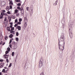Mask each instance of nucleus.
<instances>
[{"label":"nucleus","mask_w":75,"mask_h":75,"mask_svg":"<svg viewBox=\"0 0 75 75\" xmlns=\"http://www.w3.org/2000/svg\"><path fill=\"white\" fill-rule=\"evenodd\" d=\"M64 40H65L64 33H62L59 39V48L61 51H62L64 50V46L65 43Z\"/></svg>","instance_id":"f257e3e1"},{"label":"nucleus","mask_w":75,"mask_h":75,"mask_svg":"<svg viewBox=\"0 0 75 75\" xmlns=\"http://www.w3.org/2000/svg\"><path fill=\"white\" fill-rule=\"evenodd\" d=\"M43 62L44 60H43V59H42V58H41V59L40 60L39 65V67L40 68H41V67H42V63H43Z\"/></svg>","instance_id":"f03ea898"},{"label":"nucleus","mask_w":75,"mask_h":75,"mask_svg":"<svg viewBox=\"0 0 75 75\" xmlns=\"http://www.w3.org/2000/svg\"><path fill=\"white\" fill-rule=\"evenodd\" d=\"M71 27V28H70ZM69 35H70V38H72V32H71V29H72V27L69 26Z\"/></svg>","instance_id":"7ed1b4c3"},{"label":"nucleus","mask_w":75,"mask_h":75,"mask_svg":"<svg viewBox=\"0 0 75 75\" xmlns=\"http://www.w3.org/2000/svg\"><path fill=\"white\" fill-rule=\"evenodd\" d=\"M21 14H22V15L23 16L24 15V9H23V6H21Z\"/></svg>","instance_id":"20e7f679"},{"label":"nucleus","mask_w":75,"mask_h":75,"mask_svg":"<svg viewBox=\"0 0 75 75\" xmlns=\"http://www.w3.org/2000/svg\"><path fill=\"white\" fill-rule=\"evenodd\" d=\"M33 6H30V11L31 10V11H32V12H31L30 13V14H31V15H32V14H33Z\"/></svg>","instance_id":"39448f33"},{"label":"nucleus","mask_w":75,"mask_h":75,"mask_svg":"<svg viewBox=\"0 0 75 75\" xmlns=\"http://www.w3.org/2000/svg\"><path fill=\"white\" fill-rule=\"evenodd\" d=\"M4 66V63L2 62L0 64V68H2Z\"/></svg>","instance_id":"423d86ee"},{"label":"nucleus","mask_w":75,"mask_h":75,"mask_svg":"<svg viewBox=\"0 0 75 75\" xmlns=\"http://www.w3.org/2000/svg\"><path fill=\"white\" fill-rule=\"evenodd\" d=\"M65 18H63V19L62 20V24H63V25H65Z\"/></svg>","instance_id":"0eeeda50"},{"label":"nucleus","mask_w":75,"mask_h":75,"mask_svg":"<svg viewBox=\"0 0 75 75\" xmlns=\"http://www.w3.org/2000/svg\"><path fill=\"white\" fill-rule=\"evenodd\" d=\"M6 4V3L4 1H2L1 3V6H4Z\"/></svg>","instance_id":"6e6552de"},{"label":"nucleus","mask_w":75,"mask_h":75,"mask_svg":"<svg viewBox=\"0 0 75 75\" xmlns=\"http://www.w3.org/2000/svg\"><path fill=\"white\" fill-rule=\"evenodd\" d=\"M16 29H18V30H21V26H17L16 27Z\"/></svg>","instance_id":"1a4fd4ad"},{"label":"nucleus","mask_w":75,"mask_h":75,"mask_svg":"<svg viewBox=\"0 0 75 75\" xmlns=\"http://www.w3.org/2000/svg\"><path fill=\"white\" fill-rule=\"evenodd\" d=\"M4 56L5 57V58H6V59H7L8 57H9V56L8 55L5 54L4 55Z\"/></svg>","instance_id":"9d476101"},{"label":"nucleus","mask_w":75,"mask_h":75,"mask_svg":"<svg viewBox=\"0 0 75 75\" xmlns=\"http://www.w3.org/2000/svg\"><path fill=\"white\" fill-rule=\"evenodd\" d=\"M17 48V45H14V47H13V49L14 50H16V49Z\"/></svg>","instance_id":"9b49d317"},{"label":"nucleus","mask_w":75,"mask_h":75,"mask_svg":"<svg viewBox=\"0 0 75 75\" xmlns=\"http://www.w3.org/2000/svg\"><path fill=\"white\" fill-rule=\"evenodd\" d=\"M9 38H12L13 37V35L12 34H11L9 36Z\"/></svg>","instance_id":"f8f14e48"},{"label":"nucleus","mask_w":75,"mask_h":75,"mask_svg":"<svg viewBox=\"0 0 75 75\" xmlns=\"http://www.w3.org/2000/svg\"><path fill=\"white\" fill-rule=\"evenodd\" d=\"M4 68L5 69H7V70L6 71V72H7L8 71V69H7V67H4Z\"/></svg>","instance_id":"ddd939ff"},{"label":"nucleus","mask_w":75,"mask_h":75,"mask_svg":"<svg viewBox=\"0 0 75 75\" xmlns=\"http://www.w3.org/2000/svg\"><path fill=\"white\" fill-rule=\"evenodd\" d=\"M9 4L10 5H13V2L12 1H10L9 2Z\"/></svg>","instance_id":"4468645a"},{"label":"nucleus","mask_w":75,"mask_h":75,"mask_svg":"<svg viewBox=\"0 0 75 75\" xmlns=\"http://www.w3.org/2000/svg\"><path fill=\"white\" fill-rule=\"evenodd\" d=\"M2 72H3L4 73H6V70H5V69H3Z\"/></svg>","instance_id":"2eb2a0df"},{"label":"nucleus","mask_w":75,"mask_h":75,"mask_svg":"<svg viewBox=\"0 0 75 75\" xmlns=\"http://www.w3.org/2000/svg\"><path fill=\"white\" fill-rule=\"evenodd\" d=\"M11 18H13V19H14L16 18V17L14 16H12Z\"/></svg>","instance_id":"dca6fc26"},{"label":"nucleus","mask_w":75,"mask_h":75,"mask_svg":"<svg viewBox=\"0 0 75 75\" xmlns=\"http://www.w3.org/2000/svg\"><path fill=\"white\" fill-rule=\"evenodd\" d=\"M17 6H21V4H20V3H19L18 4H17Z\"/></svg>","instance_id":"f3484780"},{"label":"nucleus","mask_w":75,"mask_h":75,"mask_svg":"<svg viewBox=\"0 0 75 75\" xmlns=\"http://www.w3.org/2000/svg\"><path fill=\"white\" fill-rule=\"evenodd\" d=\"M6 10L7 11H8L10 10V8L8 7H7L6 8Z\"/></svg>","instance_id":"a211bd4d"},{"label":"nucleus","mask_w":75,"mask_h":75,"mask_svg":"<svg viewBox=\"0 0 75 75\" xmlns=\"http://www.w3.org/2000/svg\"><path fill=\"white\" fill-rule=\"evenodd\" d=\"M16 41L17 42H18V38H16Z\"/></svg>","instance_id":"6ab92c4d"},{"label":"nucleus","mask_w":75,"mask_h":75,"mask_svg":"<svg viewBox=\"0 0 75 75\" xmlns=\"http://www.w3.org/2000/svg\"><path fill=\"white\" fill-rule=\"evenodd\" d=\"M19 34V33H18V32H17L16 33V35L17 36H18V35Z\"/></svg>","instance_id":"aec40b11"},{"label":"nucleus","mask_w":75,"mask_h":75,"mask_svg":"<svg viewBox=\"0 0 75 75\" xmlns=\"http://www.w3.org/2000/svg\"><path fill=\"white\" fill-rule=\"evenodd\" d=\"M3 16H2L1 15H0V19H2L3 18Z\"/></svg>","instance_id":"412c9836"},{"label":"nucleus","mask_w":75,"mask_h":75,"mask_svg":"<svg viewBox=\"0 0 75 75\" xmlns=\"http://www.w3.org/2000/svg\"><path fill=\"white\" fill-rule=\"evenodd\" d=\"M7 28L8 29V31H10V27H8Z\"/></svg>","instance_id":"4be33fe9"},{"label":"nucleus","mask_w":75,"mask_h":75,"mask_svg":"<svg viewBox=\"0 0 75 75\" xmlns=\"http://www.w3.org/2000/svg\"><path fill=\"white\" fill-rule=\"evenodd\" d=\"M6 20H7V17H4V21H6Z\"/></svg>","instance_id":"5701e85b"},{"label":"nucleus","mask_w":75,"mask_h":75,"mask_svg":"<svg viewBox=\"0 0 75 75\" xmlns=\"http://www.w3.org/2000/svg\"><path fill=\"white\" fill-rule=\"evenodd\" d=\"M16 2H20V0H15Z\"/></svg>","instance_id":"b1692460"},{"label":"nucleus","mask_w":75,"mask_h":75,"mask_svg":"<svg viewBox=\"0 0 75 75\" xmlns=\"http://www.w3.org/2000/svg\"><path fill=\"white\" fill-rule=\"evenodd\" d=\"M12 64H11V63L9 65V66H8V67L10 68V67H11V65H12Z\"/></svg>","instance_id":"393cba45"},{"label":"nucleus","mask_w":75,"mask_h":75,"mask_svg":"<svg viewBox=\"0 0 75 75\" xmlns=\"http://www.w3.org/2000/svg\"><path fill=\"white\" fill-rule=\"evenodd\" d=\"M57 1H56V2L54 4V6H56L57 5Z\"/></svg>","instance_id":"a878e982"},{"label":"nucleus","mask_w":75,"mask_h":75,"mask_svg":"<svg viewBox=\"0 0 75 75\" xmlns=\"http://www.w3.org/2000/svg\"><path fill=\"white\" fill-rule=\"evenodd\" d=\"M15 13H17L18 12V10L17 9H16L15 11Z\"/></svg>","instance_id":"bb28decb"},{"label":"nucleus","mask_w":75,"mask_h":75,"mask_svg":"<svg viewBox=\"0 0 75 75\" xmlns=\"http://www.w3.org/2000/svg\"><path fill=\"white\" fill-rule=\"evenodd\" d=\"M12 57H13V56H14V52H13L12 53Z\"/></svg>","instance_id":"cd10ccee"},{"label":"nucleus","mask_w":75,"mask_h":75,"mask_svg":"<svg viewBox=\"0 0 75 75\" xmlns=\"http://www.w3.org/2000/svg\"><path fill=\"white\" fill-rule=\"evenodd\" d=\"M19 21L20 22H21V21H22V19L19 18Z\"/></svg>","instance_id":"c85d7f7f"},{"label":"nucleus","mask_w":75,"mask_h":75,"mask_svg":"<svg viewBox=\"0 0 75 75\" xmlns=\"http://www.w3.org/2000/svg\"><path fill=\"white\" fill-rule=\"evenodd\" d=\"M27 23H26V22H25V25H24V26L25 27H27Z\"/></svg>","instance_id":"c756f323"},{"label":"nucleus","mask_w":75,"mask_h":75,"mask_svg":"<svg viewBox=\"0 0 75 75\" xmlns=\"http://www.w3.org/2000/svg\"><path fill=\"white\" fill-rule=\"evenodd\" d=\"M19 22L17 23V24H18H18H21V22Z\"/></svg>","instance_id":"7c9ffc66"},{"label":"nucleus","mask_w":75,"mask_h":75,"mask_svg":"<svg viewBox=\"0 0 75 75\" xmlns=\"http://www.w3.org/2000/svg\"><path fill=\"white\" fill-rule=\"evenodd\" d=\"M18 25L17 24V23L15 24V25H14V27H17V26Z\"/></svg>","instance_id":"2f4dec72"},{"label":"nucleus","mask_w":75,"mask_h":75,"mask_svg":"<svg viewBox=\"0 0 75 75\" xmlns=\"http://www.w3.org/2000/svg\"><path fill=\"white\" fill-rule=\"evenodd\" d=\"M1 15L2 16H4V14L3 13H1Z\"/></svg>","instance_id":"473e14b6"},{"label":"nucleus","mask_w":75,"mask_h":75,"mask_svg":"<svg viewBox=\"0 0 75 75\" xmlns=\"http://www.w3.org/2000/svg\"><path fill=\"white\" fill-rule=\"evenodd\" d=\"M11 17H10L9 18H8L9 22H10V21H11Z\"/></svg>","instance_id":"72a5a7b5"},{"label":"nucleus","mask_w":75,"mask_h":75,"mask_svg":"<svg viewBox=\"0 0 75 75\" xmlns=\"http://www.w3.org/2000/svg\"><path fill=\"white\" fill-rule=\"evenodd\" d=\"M7 50L8 51H10V47H8L7 49Z\"/></svg>","instance_id":"f704fd0d"},{"label":"nucleus","mask_w":75,"mask_h":75,"mask_svg":"<svg viewBox=\"0 0 75 75\" xmlns=\"http://www.w3.org/2000/svg\"><path fill=\"white\" fill-rule=\"evenodd\" d=\"M29 8V7H26V10L27 11H29V9H28Z\"/></svg>","instance_id":"c9c22d12"},{"label":"nucleus","mask_w":75,"mask_h":75,"mask_svg":"<svg viewBox=\"0 0 75 75\" xmlns=\"http://www.w3.org/2000/svg\"><path fill=\"white\" fill-rule=\"evenodd\" d=\"M14 30V27H12V28H11V30Z\"/></svg>","instance_id":"e433bc0d"},{"label":"nucleus","mask_w":75,"mask_h":75,"mask_svg":"<svg viewBox=\"0 0 75 75\" xmlns=\"http://www.w3.org/2000/svg\"><path fill=\"white\" fill-rule=\"evenodd\" d=\"M6 54H8V51H6L5 52Z\"/></svg>","instance_id":"4c0bfd02"},{"label":"nucleus","mask_w":75,"mask_h":75,"mask_svg":"<svg viewBox=\"0 0 75 75\" xmlns=\"http://www.w3.org/2000/svg\"><path fill=\"white\" fill-rule=\"evenodd\" d=\"M5 39L6 40H7V39H8V37L6 36L5 37Z\"/></svg>","instance_id":"58836bf2"},{"label":"nucleus","mask_w":75,"mask_h":75,"mask_svg":"<svg viewBox=\"0 0 75 75\" xmlns=\"http://www.w3.org/2000/svg\"><path fill=\"white\" fill-rule=\"evenodd\" d=\"M11 41H12V40H11V39H10V40L9 44H11Z\"/></svg>","instance_id":"ea45409f"},{"label":"nucleus","mask_w":75,"mask_h":75,"mask_svg":"<svg viewBox=\"0 0 75 75\" xmlns=\"http://www.w3.org/2000/svg\"><path fill=\"white\" fill-rule=\"evenodd\" d=\"M9 7H10V9H12V6L11 5H10Z\"/></svg>","instance_id":"a19ab883"},{"label":"nucleus","mask_w":75,"mask_h":75,"mask_svg":"<svg viewBox=\"0 0 75 75\" xmlns=\"http://www.w3.org/2000/svg\"><path fill=\"white\" fill-rule=\"evenodd\" d=\"M19 14H20V13H17L16 14V16H19Z\"/></svg>","instance_id":"79ce46f5"},{"label":"nucleus","mask_w":75,"mask_h":75,"mask_svg":"<svg viewBox=\"0 0 75 75\" xmlns=\"http://www.w3.org/2000/svg\"><path fill=\"white\" fill-rule=\"evenodd\" d=\"M15 31H13L12 32V34H15Z\"/></svg>","instance_id":"37998d69"},{"label":"nucleus","mask_w":75,"mask_h":75,"mask_svg":"<svg viewBox=\"0 0 75 75\" xmlns=\"http://www.w3.org/2000/svg\"><path fill=\"white\" fill-rule=\"evenodd\" d=\"M40 75H44L43 72H42L40 74Z\"/></svg>","instance_id":"c03bdc74"},{"label":"nucleus","mask_w":75,"mask_h":75,"mask_svg":"<svg viewBox=\"0 0 75 75\" xmlns=\"http://www.w3.org/2000/svg\"><path fill=\"white\" fill-rule=\"evenodd\" d=\"M18 21V20L17 19H16L15 20V23H17Z\"/></svg>","instance_id":"a18cd8bd"},{"label":"nucleus","mask_w":75,"mask_h":75,"mask_svg":"<svg viewBox=\"0 0 75 75\" xmlns=\"http://www.w3.org/2000/svg\"><path fill=\"white\" fill-rule=\"evenodd\" d=\"M2 13H5L6 12V11L5 10H3L2 11Z\"/></svg>","instance_id":"49530a36"},{"label":"nucleus","mask_w":75,"mask_h":75,"mask_svg":"<svg viewBox=\"0 0 75 75\" xmlns=\"http://www.w3.org/2000/svg\"><path fill=\"white\" fill-rule=\"evenodd\" d=\"M15 44V42H14V41H13L12 42V44H13V45H14Z\"/></svg>","instance_id":"de8ad7c7"},{"label":"nucleus","mask_w":75,"mask_h":75,"mask_svg":"<svg viewBox=\"0 0 75 75\" xmlns=\"http://www.w3.org/2000/svg\"><path fill=\"white\" fill-rule=\"evenodd\" d=\"M7 14H10V11H8V12H7Z\"/></svg>","instance_id":"09e8293b"},{"label":"nucleus","mask_w":75,"mask_h":75,"mask_svg":"<svg viewBox=\"0 0 75 75\" xmlns=\"http://www.w3.org/2000/svg\"><path fill=\"white\" fill-rule=\"evenodd\" d=\"M6 61L7 62V63H8V59H6Z\"/></svg>","instance_id":"8fccbe9b"},{"label":"nucleus","mask_w":75,"mask_h":75,"mask_svg":"<svg viewBox=\"0 0 75 75\" xmlns=\"http://www.w3.org/2000/svg\"><path fill=\"white\" fill-rule=\"evenodd\" d=\"M4 60L3 59L0 60V62H3Z\"/></svg>","instance_id":"3c124183"},{"label":"nucleus","mask_w":75,"mask_h":75,"mask_svg":"<svg viewBox=\"0 0 75 75\" xmlns=\"http://www.w3.org/2000/svg\"><path fill=\"white\" fill-rule=\"evenodd\" d=\"M10 33H13V30H11L10 31Z\"/></svg>","instance_id":"603ef678"},{"label":"nucleus","mask_w":75,"mask_h":75,"mask_svg":"<svg viewBox=\"0 0 75 75\" xmlns=\"http://www.w3.org/2000/svg\"><path fill=\"white\" fill-rule=\"evenodd\" d=\"M10 28H13V25H11L10 26Z\"/></svg>","instance_id":"864d4df0"},{"label":"nucleus","mask_w":75,"mask_h":75,"mask_svg":"<svg viewBox=\"0 0 75 75\" xmlns=\"http://www.w3.org/2000/svg\"><path fill=\"white\" fill-rule=\"evenodd\" d=\"M11 46H12L11 44H10L9 45V47H10L11 48Z\"/></svg>","instance_id":"5fc2aeb1"},{"label":"nucleus","mask_w":75,"mask_h":75,"mask_svg":"<svg viewBox=\"0 0 75 75\" xmlns=\"http://www.w3.org/2000/svg\"><path fill=\"white\" fill-rule=\"evenodd\" d=\"M3 44V41H1V42H0V45H1V44Z\"/></svg>","instance_id":"6e6d98bb"},{"label":"nucleus","mask_w":75,"mask_h":75,"mask_svg":"<svg viewBox=\"0 0 75 75\" xmlns=\"http://www.w3.org/2000/svg\"><path fill=\"white\" fill-rule=\"evenodd\" d=\"M10 25H13V23L12 22H11L10 23Z\"/></svg>","instance_id":"4d7b16f0"},{"label":"nucleus","mask_w":75,"mask_h":75,"mask_svg":"<svg viewBox=\"0 0 75 75\" xmlns=\"http://www.w3.org/2000/svg\"><path fill=\"white\" fill-rule=\"evenodd\" d=\"M20 8V6H18L17 7V9H19Z\"/></svg>","instance_id":"13d9d810"},{"label":"nucleus","mask_w":75,"mask_h":75,"mask_svg":"<svg viewBox=\"0 0 75 75\" xmlns=\"http://www.w3.org/2000/svg\"><path fill=\"white\" fill-rule=\"evenodd\" d=\"M3 75V74H2L1 72H0V75Z\"/></svg>","instance_id":"bf43d9fd"},{"label":"nucleus","mask_w":75,"mask_h":75,"mask_svg":"<svg viewBox=\"0 0 75 75\" xmlns=\"http://www.w3.org/2000/svg\"><path fill=\"white\" fill-rule=\"evenodd\" d=\"M5 44V42H4L3 44H2V45H4Z\"/></svg>","instance_id":"052dcab7"},{"label":"nucleus","mask_w":75,"mask_h":75,"mask_svg":"<svg viewBox=\"0 0 75 75\" xmlns=\"http://www.w3.org/2000/svg\"><path fill=\"white\" fill-rule=\"evenodd\" d=\"M18 9L19 10H20L21 11V8H20Z\"/></svg>","instance_id":"680f3d73"},{"label":"nucleus","mask_w":75,"mask_h":75,"mask_svg":"<svg viewBox=\"0 0 75 75\" xmlns=\"http://www.w3.org/2000/svg\"><path fill=\"white\" fill-rule=\"evenodd\" d=\"M4 13V16H6V14H5V13Z\"/></svg>","instance_id":"e2e57ef3"},{"label":"nucleus","mask_w":75,"mask_h":75,"mask_svg":"<svg viewBox=\"0 0 75 75\" xmlns=\"http://www.w3.org/2000/svg\"><path fill=\"white\" fill-rule=\"evenodd\" d=\"M5 14L6 15V16H7V13H5Z\"/></svg>","instance_id":"0e129e2a"},{"label":"nucleus","mask_w":75,"mask_h":75,"mask_svg":"<svg viewBox=\"0 0 75 75\" xmlns=\"http://www.w3.org/2000/svg\"><path fill=\"white\" fill-rule=\"evenodd\" d=\"M12 40H13V38H12Z\"/></svg>","instance_id":"69168bd1"},{"label":"nucleus","mask_w":75,"mask_h":75,"mask_svg":"<svg viewBox=\"0 0 75 75\" xmlns=\"http://www.w3.org/2000/svg\"><path fill=\"white\" fill-rule=\"evenodd\" d=\"M9 1H10V0H9Z\"/></svg>","instance_id":"338daca9"},{"label":"nucleus","mask_w":75,"mask_h":75,"mask_svg":"<svg viewBox=\"0 0 75 75\" xmlns=\"http://www.w3.org/2000/svg\"><path fill=\"white\" fill-rule=\"evenodd\" d=\"M5 75H7V74H5Z\"/></svg>","instance_id":"774afa93"}]
</instances>
